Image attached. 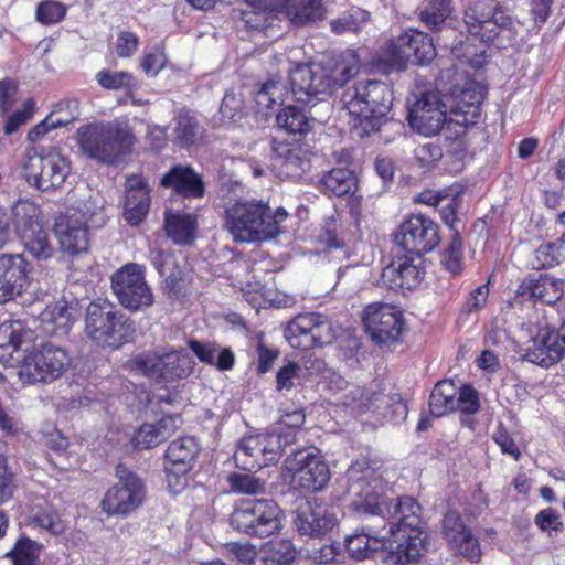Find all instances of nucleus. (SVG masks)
<instances>
[{"label": "nucleus", "mask_w": 565, "mask_h": 565, "mask_svg": "<svg viewBox=\"0 0 565 565\" xmlns=\"http://www.w3.org/2000/svg\"><path fill=\"white\" fill-rule=\"evenodd\" d=\"M348 491L354 497L352 507L356 512L395 519L387 534L396 543V565H407L422 558L427 550L428 535L420 527V505L412 497L394 500L391 488L366 460H358L344 476Z\"/></svg>", "instance_id": "1"}, {"label": "nucleus", "mask_w": 565, "mask_h": 565, "mask_svg": "<svg viewBox=\"0 0 565 565\" xmlns=\"http://www.w3.org/2000/svg\"><path fill=\"white\" fill-rule=\"evenodd\" d=\"M359 68L358 56L351 51L327 65H297L290 71V89L281 79H269L260 86L254 97L255 114L266 117L274 106L281 105L290 95L303 104L321 102L354 77Z\"/></svg>", "instance_id": "2"}, {"label": "nucleus", "mask_w": 565, "mask_h": 565, "mask_svg": "<svg viewBox=\"0 0 565 565\" xmlns=\"http://www.w3.org/2000/svg\"><path fill=\"white\" fill-rule=\"evenodd\" d=\"M28 333L19 322L0 326V361L18 367L19 379L26 384L53 382L70 369L72 358L60 345L45 342L30 350Z\"/></svg>", "instance_id": "3"}, {"label": "nucleus", "mask_w": 565, "mask_h": 565, "mask_svg": "<svg viewBox=\"0 0 565 565\" xmlns=\"http://www.w3.org/2000/svg\"><path fill=\"white\" fill-rule=\"evenodd\" d=\"M463 21L469 36L452 46V54L469 64L484 54L486 42L493 41L502 32L513 34L516 22L494 0L473 1L465 11Z\"/></svg>", "instance_id": "4"}, {"label": "nucleus", "mask_w": 565, "mask_h": 565, "mask_svg": "<svg viewBox=\"0 0 565 565\" xmlns=\"http://www.w3.org/2000/svg\"><path fill=\"white\" fill-rule=\"evenodd\" d=\"M342 110L352 118L353 127L364 134L379 130L392 105V92L380 81L360 82L348 87L341 98Z\"/></svg>", "instance_id": "5"}, {"label": "nucleus", "mask_w": 565, "mask_h": 565, "mask_svg": "<svg viewBox=\"0 0 565 565\" xmlns=\"http://www.w3.org/2000/svg\"><path fill=\"white\" fill-rule=\"evenodd\" d=\"M76 140L82 152L89 159L113 163L118 156L130 150L134 136L120 122L107 121L79 127Z\"/></svg>", "instance_id": "6"}, {"label": "nucleus", "mask_w": 565, "mask_h": 565, "mask_svg": "<svg viewBox=\"0 0 565 565\" xmlns=\"http://www.w3.org/2000/svg\"><path fill=\"white\" fill-rule=\"evenodd\" d=\"M85 333L97 345L117 349L132 339L135 327L114 303L98 300L86 308Z\"/></svg>", "instance_id": "7"}, {"label": "nucleus", "mask_w": 565, "mask_h": 565, "mask_svg": "<svg viewBox=\"0 0 565 565\" xmlns=\"http://www.w3.org/2000/svg\"><path fill=\"white\" fill-rule=\"evenodd\" d=\"M12 217L24 249L38 260L52 258L55 248L43 227L39 206L29 200H19L12 207Z\"/></svg>", "instance_id": "8"}, {"label": "nucleus", "mask_w": 565, "mask_h": 565, "mask_svg": "<svg viewBox=\"0 0 565 565\" xmlns=\"http://www.w3.org/2000/svg\"><path fill=\"white\" fill-rule=\"evenodd\" d=\"M131 366L149 379L173 382L188 377L193 371L194 361L183 349L153 351L136 355Z\"/></svg>", "instance_id": "9"}, {"label": "nucleus", "mask_w": 565, "mask_h": 565, "mask_svg": "<svg viewBox=\"0 0 565 565\" xmlns=\"http://www.w3.org/2000/svg\"><path fill=\"white\" fill-rule=\"evenodd\" d=\"M117 482L102 500V510L108 515L128 516L145 502L146 486L142 479L124 465L116 467Z\"/></svg>", "instance_id": "10"}, {"label": "nucleus", "mask_w": 565, "mask_h": 565, "mask_svg": "<svg viewBox=\"0 0 565 565\" xmlns=\"http://www.w3.org/2000/svg\"><path fill=\"white\" fill-rule=\"evenodd\" d=\"M111 290L118 302L129 311H139L153 305V294L146 281L143 266L128 263L110 277Z\"/></svg>", "instance_id": "11"}, {"label": "nucleus", "mask_w": 565, "mask_h": 565, "mask_svg": "<svg viewBox=\"0 0 565 565\" xmlns=\"http://www.w3.org/2000/svg\"><path fill=\"white\" fill-rule=\"evenodd\" d=\"M284 335L291 348L309 350L331 343L335 331L326 316L306 312L287 323Z\"/></svg>", "instance_id": "12"}, {"label": "nucleus", "mask_w": 565, "mask_h": 565, "mask_svg": "<svg viewBox=\"0 0 565 565\" xmlns=\"http://www.w3.org/2000/svg\"><path fill=\"white\" fill-rule=\"evenodd\" d=\"M26 182L40 191L61 188L71 171L68 160L60 152H29L23 163Z\"/></svg>", "instance_id": "13"}, {"label": "nucleus", "mask_w": 565, "mask_h": 565, "mask_svg": "<svg viewBox=\"0 0 565 565\" xmlns=\"http://www.w3.org/2000/svg\"><path fill=\"white\" fill-rule=\"evenodd\" d=\"M285 468L292 482L307 491L322 490L330 479L328 465L316 448L295 451L285 460Z\"/></svg>", "instance_id": "14"}, {"label": "nucleus", "mask_w": 565, "mask_h": 565, "mask_svg": "<svg viewBox=\"0 0 565 565\" xmlns=\"http://www.w3.org/2000/svg\"><path fill=\"white\" fill-rule=\"evenodd\" d=\"M221 194L225 207V227L235 242L247 241V201L242 180L232 174L220 177Z\"/></svg>", "instance_id": "15"}, {"label": "nucleus", "mask_w": 565, "mask_h": 565, "mask_svg": "<svg viewBox=\"0 0 565 565\" xmlns=\"http://www.w3.org/2000/svg\"><path fill=\"white\" fill-rule=\"evenodd\" d=\"M362 322L371 339L379 344L397 341L405 326L403 311L384 302L367 305L363 310Z\"/></svg>", "instance_id": "16"}, {"label": "nucleus", "mask_w": 565, "mask_h": 565, "mask_svg": "<svg viewBox=\"0 0 565 565\" xmlns=\"http://www.w3.org/2000/svg\"><path fill=\"white\" fill-rule=\"evenodd\" d=\"M449 107L437 90L423 93L408 109L407 119L413 129L424 136H434L448 122Z\"/></svg>", "instance_id": "17"}, {"label": "nucleus", "mask_w": 565, "mask_h": 565, "mask_svg": "<svg viewBox=\"0 0 565 565\" xmlns=\"http://www.w3.org/2000/svg\"><path fill=\"white\" fill-rule=\"evenodd\" d=\"M484 97V88L476 81H466L456 85L446 96L449 107L448 124L463 128L473 126L480 118V105Z\"/></svg>", "instance_id": "18"}, {"label": "nucleus", "mask_w": 565, "mask_h": 565, "mask_svg": "<svg viewBox=\"0 0 565 565\" xmlns=\"http://www.w3.org/2000/svg\"><path fill=\"white\" fill-rule=\"evenodd\" d=\"M263 15L285 13L291 23L302 25L320 20L324 15L322 0H249V14Z\"/></svg>", "instance_id": "19"}, {"label": "nucleus", "mask_w": 565, "mask_h": 565, "mask_svg": "<svg viewBox=\"0 0 565 565\" xmlns=\"http://www.w3.org/2000/svg\"><path fill=\"white\" fill-rule=\"evenodd\" d=\"M439 241L437 224L423 214L409 216L395 235L397 245L417 256L431 252Z\"/></svg>", "instance_id": "20"}, {"label": "nucleus", "mask_w": 565, "mask_h": 565, "mask_svg": "<svg viewBox=\"0 0 565 565\" xmlns=\"http://www.w3.org/2000/svg\"><path fill=\"white\" fill-rule=\"evenodd\" d=\"M565 355V321L557 330L544 329L533 338L524 349L523 359L541 365L551 366Z\"/></svg>", "instance_id": "21"}, {"label": "nucleus", "mask_w": 565, "mask_h": 565, "mask_svg": "<svg viewBox=\"0 0 565 565\" xmlns=\"http://www.w3.org/2000/svg\"><path fill=\"white\" fill-rule=\"evenodd\" d=\"M32 265L22 254L0 255V303L19 296L31 281Z\"/></svg>", "instance_id": "22"}, {"label": "nucleus", "mask_w": 565, "mask_h": 565, "mask_svg": "<svg viewBox=\"0 0 565 565\" xmlns=\"http://www.w3.org/2000/svg\"><path fill=\"white\" fill-rule=\"evenodd\" d=\"M395 546L396 543L387 534V531L382 533L381 530L372 526H363L345 537L347 551L356 561L366 559L379 548H385L390 552L391 558L395 563Z\"/></svg>", "instance_id": "23"}, {"label": "nucleus", "mask_w": 565, "mask_h": 565, "mask_svg": "<svg viewBox=\"0 0 565 565\" xmlns=\"http://www.w3.org/2000/svg\"><path fill=\"white\" fill-rule=\"evenodd\" d=\"M443 534L448 546L470 562H479L481 550L478 539L463 524L456 512H448L443 521Z\"/></svg>", "instance_id": "24"}, {"label": "nucleus", "mask_w": 565, "mask_h": 565, "mask_svg": "<svg viewBox=\"0 0 565 565\" xmlns=\"http://www.w3.org/2000/svg\"><path fill=\"white\" fill-rule=\"evenodd\" d=\"M200 452V447L194 437L184 436L170 443L166 459L167 480L170 487L180 483L179 476H185L193 467L194 460Z\"/></svg>", "instance_id": "25"}, {"label": "nucleus", "mask_w": 565, "mask_h": 565, "mask_svg": "<svg viewBox=\"0 0 565 565\" xmlns=\"http://www.w3.org/2000/svg\"><path fill=\"white\" fill-rule=\"evenodd\" d=\"M420 265L419 257H398L383 269V284L393 290H412L424 278L425 271Z\"/></svg>", "instance_id": "26"}, {"label": "nucleus", "mask_w": 565, "mask_h": 565, "mask_svg": "<svg viewBox=\"0 0 565 565\" xmlns=\"http://www.w3.org/2000/svg\"><path fill=\"white\" fill-rule=\"evenodd\" d=\"M287 216L288 213L284 209L273 212L267 204L249 202V243L276 237Z\"/></svg>", "instance_id": "27"}, {"label": "nucleus", "mask_w": 565, "mask_h": 565, "mask_svg": "<svg viewBox=\"0 0 565 565\" xmlns=\"http://www.w3.org/2000/svg\"><path fill=\"white\" fill-rule=\"evenodd\" d=\"M281 527V511L270 499H249V536L267 537Z\"/></svg>", "instance_id": "28"}, {"label": "nucleus", "mask_w": 565, "mask_h": 565, "mask_svg": "<svg viewBox=\"0 0 565 565\" xmlns=\"http://www.w3.org/2000/svg\"><path fill=\"white\" fill-rule=\"evenodd\" d=\"M124 218L130 225H138L148 214L150 186L145 178L130 175L126 180Z\"/></svg>", "instance_id": "29"}, {"label": "nucleus", "mask_w": 565, "mask_h": 565, "mask_svg": "<svg viewBox=\"0 0 565 565\" xmlns=\"http://www.w3.org/2000/svg\"><path fill=\"white\" fill-rule=\"evenodd\" d=\"M88 227L76 214L61 217L55 224V234L61 249L71 255L87 252Z\"/></svg>", "instance_id": "30"}, {"label": "nucleus", "mask_w": 565, "mask_h": 565, "mask_svg": "<svg viewBox=\"0 0 565 565\" xmlns=\"http://www.w3.org/2000/svg\"><path fill=\"white\" fill-rule=\"evenodd\" d=\"M337 522V515L321 504L299 509L294 520L297 531L309 536H318L330 531Z\"/></svg>", "instance_id": "31"}, {"label": "nucleus", "mask_w": 565, "mask_h": 565, "mask_svg": "<svg viewBox=\"0 0 565 565\" xmlns=\"http://www.w3.org/2000/svg\"><path fill=\"white\" fill-rule=\"evenodd\" d=\"M160 183L164 188H172L183 196L201 198L204 194L200 175L189 166H174L162 177Z\"/></svg>", "instance_id": "32"}, {"label": "nucleus", "mask_w": 565, "mask_h": 565, "mask_svg": "<svg viewBox=\"0 0 565 565\" xmlns=\"http://www.w3.org/2000/svg\"><path fill=\"white\" fill-rule=\"evenodd\" d=\"M294 443V436L289 438L284 433L257 435L256 437L249 436V457L258 458L263 456L264 459L259 462L252 465L250 469H260L267 466L268 462L275 461L281 448Z\"/></svg>", "instance_id": "33"}, {"label": "nucleus", "mask_w": 565, "mask_h": 565, "mask_svg": "<svg viewBox=\"0 0 565 565\" xmlns=\"http://www.w3.org/2000/svg\"><path fill=\"white\" fill-rule=\"evenodd\" d=\"M273 151L276 164L287 177L298 178L307 170L308 161L299 143L275 142Z\"/></svg>", "instance_id": "34"}, {"label": "nucleus", "mask_w": 565, "mask_h": 565, "mask_svg": "<svg viewBox=\"0 0 565 565\" xmlns=\"http://www.w3.org/2000/svg\"><path fill=\"white\" fill-rule=\"evenodd\" d=\"M73 311L64 300L49 306L41 315L43 331L50 335H66L74 322Z\"/></svg>", "instance_id": "35"}, {"label": "nucleus", "mask_w": 565, "mask_h": 565, "mask_svg": "<svg viewBox=\"0 0 565 565\" xmlns=\"http://www.w3.org/2000/svg\"><path fill=\"white\" fill-rule=\"evenodd\" d=\"M296 551L289 540L269 542L249 555V565H286L294 561Z\"/></svg>", "instance_id": "36"}, {"label": "nucleus", "mask_w": 565, "mask_h": 565, "mask_svg": "<svg viewBox=\"0 0 565 565\" xmlns=\"http://www.w3.org/2000/svg\"><path fill=\"white\" fill-rule=\"evenodd\" d=\"M402 44H407L409 57L415 58V63L424 65L430 63L436 56V49L433 39L417 29H408L402 33Z\"/></svg>", "instance_id": "37"}, {"label": "nucleus", "mask_w": 565, "mask_h": 565, "mask_svg": "<svg viewBox=\"0 0 565 565\" xmlns=\"http://www.w3.org/2000/svg\"><path fill=\"white\" fill-rule=\"evenodd\" d=\"M189 345L193 353L203 363L214 365L221 371L231 370L234 365V353L231 349H223L215 343H201L190 341Z\"/></svg>", "instance_id": "38"}, {"label": "nucleus", "mask_w": 565, "mask_h": 565, "mask_svg": "<svg viewBox=\"0 0 565 565\" xmlns=\"http://www.w3.org/2000/svg\"><path fill=\"white\" fill-rule=\"evenodd\" d=\"M167 235L179 245L191 244L195 236L196 218L191 214L167 213L164 223Z\"/></svg>", "instance_id": "39"}, {"label": "nucleus", "mask_w": 565, "mask_h": 565, "mask_svg": "<svg viewBox=\"0 0 565 565\" xmlns=\"http://www.w3.org/2000/svg\"><path fill=\"white\" fill-rule=\"evenodd\" d=\"M526 288L535 300L552 305L563 296L564 282L548 275H540L537 279L530 280Z\"/></svg>", "instance_id": "40"}, {"label": "nucleus", "mask_w": 565, "mask_h": 565, "mask_svg": "<svg viewBox=\"0 0 565 565\" xmlns=\"http://www.w3.org/2000/svg\"><path fill=\"white\" fill-rule=\"evenodd\" d=\"M458 388L452 381H440L431 391L429 398L430 413L441 417L456 409Z\"/></svg>", "instance_id": "41"}, {"label": "nucleus", "mask_w": 565, "mask_h": 565, "mask_svg": "<svg viewBox=\"0 0 565 565\" xmlns=\"http://www.w3.org/2000/svg\"><path fill=\"white\" fill-rule=\"evenodd\" d=\"M203 131L194 116L189 111H182L175 118L174 142L180 147H191L202 139Z\"/></svg>", "instance_id": "42"}, {"label": "nucleus", "mask_w": 565, "mask_h": 565, "mask_svg": "<svg viewBox=\"0 0 565 565\" xmlns=\"http://www.w3.org/2000/svg\"><path fill=\"white\" fill-rule=\"evenodd\" d=\"M105 199L99 193H92L77 202L76 214L89 227L105 224Z\"/></svg>", "instance_id": "43"}, {"label": "nucleus", "mask_w": 565, "mask_h": 565, "mask_svg": "<svg viewBox=\"0 0 565 565\" xmlns=\"http://www.w3.org/2000/svg\"><path fill=\"white\" fill-rule=\"evenodd\" d=\"M320 184L324 194L342 196L355 189V177L348 169H332L321 179Z\"/></svg>", "instance_id": "44"}, {"label": "nucleus", "mask_w": 565, "mask_h": 565, "mask_svg": "<svg viewBox=\"0 0 565 565\" xmlns=\"http://www.w3.org/2000/svg\"><path fill=\"white\" fill-rule=\"evenodd\" d=\"M277 125L294 135H306L311 130V121L302 108L288 105L277 115Z\"/></svg>", "instance_id": "45"}, {"label": "nucleus", "mask_w": 565, "mask_h": 565, "mask_svg": "<svg viewBox=\"0 0 565 565\" xmlns=\"http://www.w3.org/2000/svg\"><path fill=\"white\" fill-rule=\"evenodd\" d=\"M451 2V0H427L419 13L422 22L428 28L437 30L450 17Z\"/></svg>", "instance_id": "46"}, {"label": "nucleus", "mask_w": 565, "mask_h": 565, "mask_svg": "<svg viewBox=\"0 0 565 565\" xmlns=\"http://www.w3.org/2000/svg\"><path fill=\"white\" fill-rule=\"evenodd\" d=\"M30 519L34 525L54 535L63 533L66 527L55 510L47 504L34 507Z\"/></svg>", "instance_id": "47"}, {"label": "nucleus", "mask_w": 565, "mask_h": 565, "mask_svg": "<svg viewBox=\"0 0 565 565\" xmlns=\"http://www.w3.org/2000/svg\"><path fill=\"white\" fill-rule=\"evenodd\" d=\"M370 21V13L363 9L354 8L332 20L330 26L332 32L342 34L345 32H359Z\"/></svg>", "instance_id": "48"}, {"label": "nucleus", "mask_w": 565, "mask_h": 565, "mask_svg": "<svg viewBox=\"0 0 565 565\" xmlns=\"http://www.w3.org/2000/svg\"><path fill=\"white\" fill-rule=\"evenodd\" d=\"M402 34L396 39H392L387 42L386 46L382 52L383 62L397 71H402L406 67L409 60V52L407 44H402Z\"/></svg>", "instance_id": "49"}, {"label": "nucleus", "mask_w": 565, "mask_h": 565, "mask_svg": "<svg viewBox=\"0 0 565 565\" xmlns=\"http://www.w3.org/2000/svg\"><path fill=\"white\" fill-rule=\"evenodd\" d=\"M41 546L30 539H21L17 542L14 548L9 553L12 556L14 565H35Z\"/></svg>", "instance_id": "50"}, {"label": "nucleus", "mask_w": 565, "mask_h": 565, "mask_svg": "<svg viewBox=\"0 0 565 565\" xmlns=\"http://www.w3.org/2000/svg\"><path fill=\"white\" fill-rule=\"evenodd\" d=\"M244 109L245 100L243 87H239L237 92L232 90L225 94L220 107L222 115L234 121L244 117Z\"/></svg>", "instance_id": "51"}, {"label": "nucleus", "mask_w": 565, "mask_h": 565, "mask_svg": "<svg viewBox=\"0 0 565 565\" xmlns=\"http://www.w3.org/2000/svg\"><path fill=\"white\" fill-rule=\"evenodd\" d=\"M96 79L98 84L106 89H120L135 84L132 74L124 71L111 72L109 70H103L97 73Z\"/></svg>", "instance_id": "52"}, {"label": "nucleus", "mask_w": 565, "mask_h": 565, "mask_svg": "<svg viewBox=\"0 0 565 565\" xmlns=\"http://www.w3.org/2000/svg\"><path fill=\"white\" fill-rule=\"evenodd\" d=\"M444 265L447 270L452 274H458L462 267V242L460 238V231L451 234V242L447 247L444 259Z\"/></svg>", "instance_id": "53"}, {"label": "nucleus", "mask_w": 565, "mask_h": 565, "mask_svg": "<svg viewBox=\"0 0 565 565\" xmlns=\"http://www.w3.org/2000/svg\"><path fill=\"white\" fill-rule=\"evenodd\" d=\"M66 13V8L54 0H45L36 8V20L42 24H53L61 21Z\"/></svg>", "instance_id": "54"}, {"label": "nucleus", "mask_w": 565, "mask_h": 565, "mask_svg": "<svg viewBox=\"0 0 565 565\" xmlns=\"http://www.w3.org/2000/svg\"><path fill=\"white\" fill-rule=\"evenodd\" d=\"M161 444L153 424L141 425L131 438L135 449H150Z\"/></svg>", "instance_id": "55"}, {"label": "nucleus", "mask_w": 565, "mask_h": 565, "mask_svg": "<svg viewBox=\"0 0 565 565\" xmlns=\"http://www.w3.org/2000/svg\"><path fill=\"white\" fill-rule=\"evenodd\" d=\"M479 396L475 388L469 385L462 386L456 397V409L465 414H475L479 411Z\"/></svg>", "instance_id": "56"}, {"label": "nucleus", "mask_w": 565, "mask_h": 565, "mask_svg": "<svg viewBox=\"0 0 565 565\" xmlns=\"http://www.w3.org/2000/svg\"><path fill=\"white\" fill-rule=\"evenodd\" d=\"M488 297L489 287L487 285H480L469 294L461 307V311L465 313L479 312L486 307Z\"/></svg>", "instance_id": "57"}, {"label": "nucleus", "mask_w": 565, "mask_h": 565, "mask_svg": "<svg viewBox=\"0 0 565 565\" xmlns=\"http://www.w3.org/2000/svg\"><path fill=\"white\" fill-rule=\"evenodd\" d=\"M167 57L164 53L154 47L145 53L141 58V68L148 76H156L166 65Z\"/></svg>", "instance_id": "58"}, {"label": "nucleus", "mask_w": 565, "mask_h": 565, "mask_svg": "<svg viewBox=\"0 0 565 565\" xmlns=\"http://www.w3.org/2000/svg\"><path fill=\"white\" fill-rule=\"evenodd\" d=\"M33 100L28 99L23 109L17 110L11 117L8 118L4 125V132L7 135H11L15 132L21 126L25 125L33 115Z\"/></svg>", "instance_id": "59"}, {"label": "nucleus", "mask_w": 565, "mask_h": 565, "mask_svg": "<svg viewBox=\"0 0 565 565\" xmlns=\"http://www.w3.org/2000/svg\"><path fill=\"white\" fill-rule=\"evenodd\" d=\"M258 361L257 371L260 374L268 372L276 359L278 358L279 351L276 348L267 347L263 339L259 338L257 345Z\"/></svg>", "instance_id": "60"}, {"label": "nucleus", "mask_w": 565, "mask_h": 565, "mask_svg": "<svg viewBox=\"0 0 565 565\" xmlns=\"http://www.w3.org/2000/svg\"><path fill=\"white\" fill-rule=\"evenodd\" d=\"M492 438L503 454H508L514 459L520 457L521 452L518 446L501 424L497 427Z\"/></svg>", "instance_id": "61"}, {"label": "nucleus", "mask_w": 565, "mask_h": 565, "mask_svg": "<svg viewBox=\"0 0 565 565\" xmlns=\"http://www.w3.org/2000/svg\"><path fill=\"white\" fill-rule=\"evenodd\" d=\"M70 119L62 120L54 118L53 115L47 116L43 121L36 125L29 131L28 138L30 141L35 142L44 137L45 134L51 131L54 128L65 126L70 122Z\"/></svg>", "instance_id": "62"}, {"label": "nucleus", "mask_w": 565, "mask_h": 565, "mask_svg": "<svg viewBox=\"0 0 565 565\" xmlns=\"http://www.w3.org/2000/svg\"><path fill=\"white\" fill-rule=\"evenodd\" d=\"M182 420L179 415H168L153 424L157 435L161 443L171 437L181 426Z\"/></svg>", "instance_id": "63"}, {"label": "nucleus", "mask_w": 565, "mask_h": 565, "mask_svg": "<svg viewBox=\"0 0 565 565\" xmlns=\"http://www.w3.org/2000/svg\"><path fill=\"white\" fill-rule=\"evenodd\" d=\"M415 158L422 167L429 168L441 158V150L431 143L420 145L415 149Z\"/></svg>", "instance_id": "64"}]
</instances>
